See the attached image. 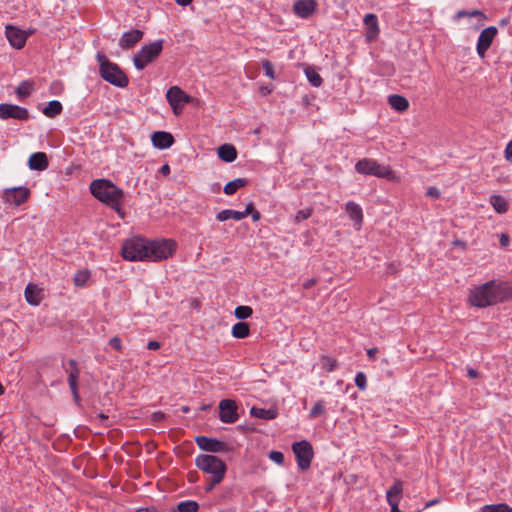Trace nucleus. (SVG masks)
Instances as JSON below:
<instances>
[{"mask_svg": "<svg viewBox=\"0 0 512 512\" xmlns=\"http://www.w3.org/2000/svg\"><path fill=\"white\" fill-rule=\"evenodd\" d=\"M176 249L177 243L173 239L147 240L134 237L123 243L121 253L129 261L158 262L172 257Z\"/></svg>", "mask_w": 512, "mask_h": 512, "instance_id": "obj_1", "label": "nucleus"}, {"mask_svg": "<svg viewBox=\"0 0 512 512\" xmlns=\"http://www.w3.org/2000/svg\"><path fill=\"white\" fill-rule=\"evenodd\" d=\"M512 300V285L507 281L490 280L474 287L468 303L477 308H486Z\"/></svg>", "mask_w": 512, "mask_h": 512, "instance_id": "obj_2", "label": "nucleus"}, {"mask_svg": "<svg viewBox=\"0 0 512 512\" xmlns=\"http://www.w3.org/2000/svg\"><path fill=\"white\" fill-rule=\"evenodd\" d=\"M91 194L99 201L121 212L124 192L108 179H96L90 184Z\"/></svg>", "mask_w": 512, "mask_h": 512, "instance_id": "obj_3", "label": "nucleus"}, {"mask_svg": "<svg viewBox=\"0 0 512 512\" xmlns=\"http://www.w3.org/2000/svg\"><path fill=\"white\" fill-rule=\"evenodd\" d=\"M97 60L100 64V75L106 82L120 88L128 85L129 79L127 75L116 63L109 61L102 53L97 54Z\"/></svg>", "mask_w": 512, "mask_h": 512, "instance_id": "obj_4", "label": "nucleus"}, {"mask_svg": "<svg viewBox=\"0 0 512 512\" xmlns=\"http://www.w3.org/2000/svg\"><path fill=\"white\" fill-rule=\"evenodd\" d=\"M195 465L199 470L216 478H224L227 471L225 462L211 454L198 455Z\"/></svg>", "mask_w": 512, "mask_h": 512, "instance_id": "obj_5", "label": "nucleus"}, {"mask_svg": "<svg viewBox=\"0 0 512 512\" xmlns=\"http://www.w3.org/2000/svg\"><path fill=\"white\" fill-rule=\"evenodd\" d=\"M163 40H156L149 45L143 46L133 56V63L136 69L143 70L149 63L153 62L163 50Z\"/></svg>", "mask_w": 512, "mask_h": 512, "instance_id": "obj_6", "label": "nucleus"}, {"mask_svg": "<svg viewBox=\"0 0 512 512\" xmlns=\"http://www.w3.org/2000/svg\"><path fill=\"white\" fill-rule=\"evenodd\" d=\"M292 450L295 454L298 468L302 471L307 470L314 456L312 445L308 441L302 440L294 442Z\"/></svg>", "mask_w": 512, "mask_h": 512, "instance_id": "obj_7", "label": "nucleus"}, {"mask_svg": "<svg viewBox=\"0 0 512 512\" xmlns=\"http://www.w3.org/2000/svg\"><path fill=\"white\" fill-rule=\"evenodd\" d=\"M30 118L29 111L25 107L15 104L1 103L0 104V119H15L20 121H27Z\"/></svg>", "mask_w": 512, "mask_h": 512, "instance_id": "obj_8", "label": "nucleus"}, {"mask_svg": "<svg viewBox=\"0 0 512 512\" xmlns=\"http://www.w3.org/2000/svg\"><path fill=\"white\" fill-rule=\"evenodd\" d=\"M237 405L234 400L223 399L219 403V419L223 423L232 424L238 420Z\"/></svg>", "mask_w": 512, "mask_h": 512, "instance_id": "obj_9", "label": "nucleus"}, {"mask_svg": "<svg viewBox=\"0 0 512 512\" xmlns=\"http://www.w3.org/2000/svg\"><path fill=\"white\" fill-rule=\"evenodd\" d=\"M195 442L201 450L211 453H221L227 452L229 450V447L225 442H222L215 438L197 436L195 438Z\"/></svg>", "mask_w": 512, "mask_h": 512, "instance_id": "obj_10", "label": "nucleus"}, {"mask_svg": "<svg viewBox=\"0 0 512 512\" xmlns=\"http://www.w3.org/2000/svg\"><path fill=\"white\" fill-rule=\"evenodd\" d=\"M497 32L498 30L495 26L487 27L481 31L476 46L477 54L479 55V57H485V54L489 47L491 46L494 38L496 37Z\"/></svg>", "mask_w": 512, "mask_h": 512, "instance_id": "obj_11", "label": "nucleus"}, {"mask_svg": "<svg viewBox=\"0 0 512 512\" xmlns=\"http://www.w3.org/2000/svg\"><path fill=\"white\" fill-rule=\"evenodd\" d=\"M4 195L8 203L14 206H20L28 200L30 190L23 186L6 188Z\"/></svg>", "mask_w": 512, "mask_h": 512, "instance_id": "obj_12", "label": "nucleus"}, {"mask_svg": "<svg viewBox=\"0 0 512 512\" xmlns=\"http://www.w3.org/2000/svg\"><path fill=\"white\" fill-rule=\"evenodd\" d=\"M403 483L400 480L395 483L386 491V502L391 507V512H404L399 509L398 505L402 499Z\"/></svg>", "mask_w": 512, "mask_h": 512, "instance_id": "obj_13", "label": "nucleus"}, {"mask_svg": "<svg viewBox=\"0 0 512 512\" xmlns=\"http://www.w3.org/2000/svg\"><path fill=\"white\" fill-rule=\"evenodd\" d=\"M317 8L315 0H297L293 4V12L296 16L307 19L311 17Z\"/></svg>", "mask_w": 512, "mask_h": 512, "instance_id": "obj_14", "label": "nucleus"}, {"mask_svg": "<svg viewBox=\"0 0 512 512\" xmlns=\"http://www.w3.org/2000/svg\"><path fill=\"white\" fill-rule=\"evenodd\" d=\"M355 169L360 174L384 177V171L382 167L371 159L359 160L355 165Z\"/></svg>", "mask_w": 512, "mask_h": 512, "instance_id": "obj_15", "label": "nucleus"}, {"mask_svg": "<svg viewBox=\"0 0 512 512\" xmlns=\"http://www.w3.org/2000/svg\"><path fill=\"white\" fill-rule=\"evenodd\" d=\"M166 98L175 114H177L178 106L189 100V96L177 86H173L167 91Z\"/></svg>", "mask_w": 512, "mask_h": 512, "instance_id": "obj_16", "label": "nucleus"}, {"mask_svg": "<svg viewBox=\"0 0 512 512\" xmlns=\"http://www.w3.org/2000/svg\"><path fill=\"white\" fill-rule=\"evenodd\" d=\"M5 34L12 47L16 49L24 47L27 40V35L24 31L9 25L6 27Z\"/></svg>", "mask_w": 512, "mask_h": 512, "instance_id": "obj_17", "label": "nucleus"}, {"mask_svg": "<svg viewBox=\"0 0 512 512\" xmlns=\"http://www.w3.org/2000/svg\"><path fill=\"white\" fill-rule=\"evenodd\" d=\"M365 25V38L368 42H372L379 35L378 18L373 13H368L363 19Z\"/></svg>", "mask_w": 512, "mask_h": 512, "instance_id": "obj_18", "label": "nucleus"}, {"mask_svg": "<svg viewBox=\"0 0 512 512\" xmlns=\"http://www.w3.org/2000/svg\"><path fill=\"white\" fill-rule=\"evenodd\" d=\"M68 365L70 367L69 376H68V384H69L70 390L73 394L75 401L78 402L80 400V397H79V393H78L77 381L79 378L80 371L78 369L77 362L74 359H70L68 361Z\"/></svg>", "mask_w": 512, "mask_h": 512, "instance_id": "obj_19", "label": "nucleus"}, {"mask_svg": "<svg viewBox=\"0 0 512 512\" xmlns=\"http://www.w3.org/2000/svg\"><path fill=\"white\" fill-rule=\"evenodd\" d=\"M143 35V31L138 29H132L128 32H125L120 38L119 46L124 50H129L143 38Z\"/></svg>", "mask_w": 512, "mask_h": 512, "instance_id": "obj_20", "label": "nucleus"}, {"mask_svg": "<svg viewBox=\"0 0 512 512\" xmlns=\"http://www.w3.org/2000/svg\"><path fill=\"white\" fill-rule=\"evenodd\" d=\"M151 141L154 147L158 149H168L174 144V138L171 133L165 131H156L152 134Z\"/></svg>", "mask_w": 512, "mask_h": 512, "instance_id": "obj_21", "label": "nucleus"}, {"mask_svg": "<svg viewBox=\"0 0 512 512\" xmlns=\"http://www.w3.org/2000/svg\"><path fill=\"white\" fill-rule=\"evenodd\" d=\"M48 165V158L44 152H35L29 157L28 166L31 170L43 171Z\"/></svg>", "mask_w": 512, "mask_h": 512, "instance_id": "obj_22", "label": "nucleus"}, {"mask_svg": "<svg viewBox=\"0 0 512 512\" xmlns=\"http://www.w3.org/2000/svg\"><path fill=\"white\" fill-rule=\"evenodd\" d=\"M387 102L396 112L404 113L409 109L408 99L399 94H392L387 97Z\"/></svg>", "mask_w": 512, "mask_h": 512, "instance_id": "obj_23", "label": "nucleus"}, {"mask_svg": "<svg viewBox=\"0 0 512 512\" xmlns=\"http://www.w3.org/2000/svg\"><path fill=\"white\" fill-rule=\"evenodd\" d=\"M349 218L354 222L357 229H360L363 221L362 208L355 202H348L345 206Z\"/></svg>", "mask_w": 512, "mask_h": 512, "instance_id": "obj_24", "label": "nucleus"}, {"mask_svg": "<svg viewBox=\"0 0 512 512\" xmlns=\"http://www.w3.org/2000/svg\"><path fill=\"white\" fill-rule=\"evenodd\" d=\"M218 157L222 161L230 163L237 158V151L232 144H223L218 148Z\"/></svg>", "mask_w": 512, "mask_h": 512, "instance_id": "obj_25", "label": "nucleus"}, {"mask_svg": "<svg viewBox=\"0 0 512 512\" xmlns=\"http://www.w3.org/2000/svg\"><path fill=\"white\" fill-rule=\"evenodd\" d=\"M25 298L29 304L37 306L42 300L41 290L32 284H28L25 288Z\"/></svg>", "mask_w": 512, "mask_h": 512, "instance_id": "obj_26", "label": "nucleus"}, {"mask_svg": "<svg viewBox=\"0 0 512 512\" xmlns=\"http://www.w3.org/2000/svg\"><path fill=\"white\" fill-rule=\"evenodd\" d=\"M489 203L492 205L494 210L499 214H504L509 209V203L507 200L498 194H494L490 196Z\"/></svg>", "mask_w": 512, "mask_h": 512, "instance_id": "obj_27", "label": "nucleus"}, {"mask_svg": "<svg viewBox=\"0 0 512 512\" xmlns=\"http://www.w3.org/2000/svg\"><path fill=\"white\" fill-rule=\"evenodd\" d=\"M216 219L220 222L227 221L229 219L240 221L244 219V214L241 211L225 209L217 213Z\"/></svg>", "mask_w": 512, "mask_h": 512, "instance_id": "obj_28", "label": "nucleus"}, {"mask_svg": "<svg viewBox=\"0 0 512 512\" xmlns=\"http://www.w3.org/2000/svg\"><path fill=\"white\" fill-rule=\"evenodd\" d=\"M248 183V180L245 179V178H236L230 182H228L225 186H224V193L226 195H233L234 193H236V191L242 187H245Z\"/></svg>", "mask_w": 512, "mask_h": 512, "instance_id": "obj_29", "label": "nucleus"}, {"mask_svg": "<svg viewBox=\"0 0 512 512\" xmlns=\"http://www.w3.org/2000/svg\"><path fill=\"white\" fill-rule=\"evenodd\" d=\"M250 413L252 416L257 417L259 419H264V420H272V419L276 418V416H277V413L275 410L258 408V407H252L250 410Z\"/></svg>", "mask_w": 512, "mask_h": 512, "instance_id": "obj_30", "label": "nucleus"}, {"mask_svg": "<svg viewBox=\"0 0 512 512\" xmlns=\"http://www.w3.org/2000/svg\"><path fill=\"white\" fill-rule=\"evenodd\" d=\"M62 109V104L58 100H52L47 104L42 112L45 116L54 118L61 113Z\"/></svg>", "mask_w": 512, "mask_h": 512, "instance_id": "obj_31", "label": "nucleus"}, {"mask_svg": "<svg viewBox=\"0 0 512 512\" xmlns=\"http://www.w3.org/2000/svg\"><path fill=\"white\" fill-rule=\"evenodd\" d=\"M33 88L34 83L32 81H22L15 89V93L19 99H24L32 93Z\"/></svg>", "mask_w": 512, "mask_h": 512, "instance_id": "obj_32", "label": "nucleus"}, {"mask_svg": "<svg viewBox=\"0 0 512 512\" xmlns=\"http://www.w3.org/2000/svg\"><path fill=\"white\" fill-rule=\"evenodd\" d=\"M305 75L309 81V83L314 87H320L323 83L322 77L316 71L314 67L307 66L304 69Z\"/></svg>", "mask_w": 512, "mask_h": 512, "instance_id": "obj_33", "label": "nucleus"}, {"mask_svg": "<svg viewBox=\"0 0 512 512\" xmlns=\"http://www.w3.org/2000/svg\"><path fill=\"white\" fill-rule=\"evenodd\" d=\"M250 328L249 325L245 322H237L232 327V335L235 338L243 339L249 336Z\"/></svg>", "mask_w": 512, "mask_h": 512, "instance_id": "obj_34", "label": "nucleus"}, {"mask_svg": "<svg viewBox=\"0 0 512 512\" xmlns=\"http://www.w3.org/2000/svg\"><path fill=\"white\" fill-rule=\"evenodd\" d=\"M176 512H198L199 504L194 500H186L178 503Z\"/></svg>", "mask_w": 512, "mask_h": 512, "instance_id": "obj_35", "label": "nucleus"}, {"mask_svg": "<svg viewBox=\"0 0 512 512\" xmlns=\"http://www.w3.org/2000/svg\"><path fill=\"white\" fill-rule=\"evenodd\" d=\"M90 278V272L88 270L78 271L73 278V283L77 287H84Z\"/></svg>", "mask_w": 512, "mask_h": 512, "instance_id": "obj_36", "label": "nucleus"}, {"mask_svg": "<svg viewBox=\"0 0 512 512\" xmlns=\"http://www.w3.org/2000/svg\"><path fill=\"white\" fill-rule=\"evenodd\" d=\"M481 512H512V507L505 503L485 505L481 508Z\"/></svg>", "mask_w": 512, "mask_h": 512, "instance_id": "obj_37", "label": "nucleus"}, {"mask_svg": "<svg viewBox=\"0 0 512 512\" xmlns=\"http://www.w3.org/2000/svg\"><path fill=\"white\" fill-rule=\"evenodd\" d=\"M253 313V310L250 306H238L234 311V315L237 319L244 320L249 318Z\"/></svg>", "mask_w": 512, "mask_h": 512, "instance_id": "obj_38", "label": "nucleus"}, {"mask_svg": "<svg viewBox=\"0 0 512 512\" xmlns=\"http://www.w3.org/2000/svg\"><path fill=\"white\" fill-rule=\"evenodd\" d=\"M321 364L327 372H332L338 367L337 360L329 356L322 357Z\"/></svg>", "mask_w": 512, "mask_h": 512, "instance_id": "obj_39", "label": "nucleus"}, {"mask_svg": "<svg viewBox=\"0 0 512 512\" xmlns=\"http://www.w3.org/2000/svg\"><path fill=\"white\" fill-rule=\"evenodd\" d=\"M325 413L324 402L322 400L317 401L311 408L309 416L310 418H317L318 416Z\"/></svg>", "mask_w": 512, "mask_h": 512, "instance_id": "obj_40", "label": "nucleus"}, {"mask_svg": "<svg viewBox=\"0 0 512 512\" xmlns=\"http://www.w3.org/2000/svg\"><path fill=\"white\" fill-rule=\"evenodd\" d=\"M262 69H263L265 76H267L268 78H270L272 80H274L276 78L273 64L269 60L262 61Z\"/></svg>", "mask_w": 512, "mask_h": 512, "instance_id": "obj_41", "label": "nucleus"}, {"mask_svg": "<svg viewBox=\"0 0 512 512\" xmlns=\"http://www.w3.org/2000/svg\"><path fill=\"white\" fill-rule=\"evenodd\" d=\"M313 210L311 208H305L299 210L295 216V222L299 223L311 217Z\"/></svg>", "mask_w": 512, "mask_h": 512, "instance_id": "obj_42", "label": "nucleus"}, {"mask_svg": "<svg viewBox=\"0 0 512 512\" xmlns=\"http://www.w3.org/2000/svg\"><path fill=\"white\" fill-rule=\"evenodd\" d=\"M355 384L360 390H365L366 383V375L363 372H358L355 376Z\"/></svg>", "mask_w": 512, "mask_h": 512, "instance_id": "obj_43", "label": "nucleus"}, {"mask_svg": "<svg viewBox=\"0 0 512 512\" xmlns=\"http://www.w3.org/2000/svg\"><path fill=\"white\" fill-rule=\"evenodd\" d=\"M224 478H216V477H210L207 480V484L204 487L205 492L209 493L211 492L216 485L220 484L223 481Z\"/></svg>", "mask_w": 512, "mask_h": 512, "instance_id": "obj_44", "label": "nucleus"}, {"mask_svg": "<svg viewBox=\"0 0 512 512\" xmlns=\"http://www.w3.org/2000/svg\"><path fill=\"white\" fill-rule=\"evenodd\" d=\"M269 459L278 465H282L284 463V454L280 451H271Z\"/></svg>", "mask_w": 512, "mask_h": 512, "instance_id": "obj_45", "label": "nucleus"}, {"mask_svg": "<svg viewBox=\"0 0 512 512\" xmlns=\"http://www.w3.org/2000/svg\"><path fill=\"white\" fill-rule=\"evenodd\" d=\"M109 345L118 352H122V340L118 336H114L109 340Z\"/></svg>", "mask_w": 512, "mask_h": 512, "instance_id": "obj_46", "label": "nucleus"}, {"mask_svg": "<svg viewBox=\"0 0 512 512\" xmlns=\"http://www.w3.org/2000/svg\"><path fill=\"white\" fill-rule=\"evenodd\" d=\"M504 158L508 163L512 164V139L507 143L504 149Z\"/></svg>", "mask_w": 512, "mask_h": 512, "instance_id": "obj_47", "label": "nucleus"}, {"mask_svg": "<svg viewBox=\"0 0 512 512\" xmlns=\"http://www.w3.org/2000/svg\"><path fill=\"white\" fill-rule=\"evenodd\" d=\"M427 195L432 198H439L440 197V191L436 187H429L427 189Z\"/></svg>", "mask_w": 512, "mask_h": 512, "instance_id": "obj_48", "label": "nucleus"}, {"mask_svg": "<svg viewBox=\"0 0 512 512\" xmlns=\"http://www.w3.org/2000/svg\"><path fill=\"white\" fill-rule=\"evenodd\" d=\"M396 180H398V177L396 176V174L392 170H390L386 167V181H396Z\"/></svg>", "mask_w": 512, "mask_h": 512, "instance_id": "obj_49", "label": "nucleus"}, {"mask_svg": "<svg viewBox=\"0 0 512 512\" xmlns=\"http://www.w3.org/2000/svg\"><path fill=\"white\" fill-rule=\"evenodd\" d=\"M161 347V344L158 341L151 340L147 344V348L149 350H158Z\"/></svg>", "mask_w": 512, "mask_h": 512, "instance_id": "obj_50", "label": "nucleus"}, {"mask_svg": "<svg viewBox=\"0 0 512 512\" xmlns=\"http://www.w3.org/2000/svg\"><path fill=\"white\" fill-rule=\"evenodd\" d=\"M316 283H317V280H316L315 278L308 279V280H306V281L303 283V288H304V289H310V288H311V287H313Z\"/></svg>", "mask_w": 512, "mask_h": 512, "instance_id": "obj_51", "label": "nucleus"}, {"mask_svg": "<svg viewBox=\"0 0 512 512\" xmlns=\"http://www.w3.org/2000/svg\"><path fill=\"white\" fill-rule=\"evenodd\" d=\"M255 210L254 205L252 202H250L244 211H241L244 214V218H246L250 213H252Z\"/></svg>", "mask_w": 512, "mask_h": 512, "instance_id": "obj_52", "label": "nucleus"}, {"mask_svg": "<svg viewBox=\"0 0 512 512\" xmlns=\"http://www.w3.org/2000/svg\"><path fill=\"white\" fill-rule=\"evenodd\" d=\"M165 417L164 413L158 411L152 414V419L155 422L161 421Z\"/></svg>", "mask_w": 512, "mask_h": 512, "instance_id": "obj_53", "label": "nucleus"}, {"mask_svg": "<svg viewBox=\"0 0 512 512\" xmlns=\"http://www.w3.org/2000/svg\"><path fill=\"white\" fill-rule=\"evenodd\" d=\"M510 242V238L507 234H502L500 236V245L501 246H507Z\"/></svg>", "mask_w": 512, "mask_h": 512, "instance_id": "obj_54", "label": "nucleus"}, {"mask_svg": "<svg viewBox=\"0 0 512 512\" xmlns=\"http://www.w3.org/2000/svg\"><path fill=\"white\" fill-rule=\"evenodd\" d=\"M467 375L469 378H476L478 376V371L475 370L474 368L469 367L467 368Z\"/></svg>", "mask_w": 512, "mask_h": 512, "instance_id": "obj_55", "label": "nucleus"}, {"mask_svg": "<svg viewBox=\"0 0 512 512\" xmlns=\"http://www.w3.org/2000/svg\"><path fill=\"white\" fill-rule=\"evenodd\" d=\"M464 17H469V11L460 10L455 15V18L458 19V20L461 19V18H464Z\"/></svg>", "mask_w": 512, "mask_h": 512, "instance_id": "obj_56", "label": "nucleus"}, {"mask_svg": "<svg viewBox=\"0 0 512 512\" xmlns=\"http://www.w3.org/2000/svg\"><path fill=\"white\" fill-rule=\"evenodd\" d=\"M159 172H160L162 175H164V176L168 175V174L170 173V167H169V165H168V164H164L163 166H161V168L159 169Z\"/></svg>", "mask_w": 512, "mask_h": 512, "instance_id": "obj_57", "label": "nucleus"}, {"mask_svg": "<svg viewBox=\"0 0 512 512\" xmlns=\"http://www.w3.org/2000/svg\"><path fill=\"white\" fill-rule=\"evenodd\" d=\"M377 353H378L377 348H370L367 350V355L370 359H375Z\"/></svg>", "mask_w": 512, "mask_h": 512, "instance_id": "obj_58", "label": "nucleus"}, {"mask_svg": "<svg viewBox=\"0 0 512 512\" xmlns=\"http://www.w3.org/2000/svg\"><path fill=\"white\" fill-rule=\"evenodd\" d=\"M469 17H484V14L480 10L469 11Z\"/></svg>", "mask_w": 512, "mask_h": 512, "instance_id": "obj_59", "label": "nucleus"}, {"mask_svg": "<svg viewBox=\"0 0 512 512\" xmlns=\"http://www.w3.org/2000/svg\"><path fill=\"white\" fill-rule=\"evenodd\" d=\"M250 215L252 216V220L254 222H257L260 220L261 215H260L259 211H257L256 209L252 213H250Z\"/></svg>", "mask_w": 512, "mask_h": 512, "instance_id": "obj_60", "label": "nucleus"}, {"mask_svg": "<svg viewBox=\"0 0 512 512\" xmlns=\"http://www.w3.org/2000/svg\"><path fill=\"white\" fill-rule=\"evenodd\" d=\"M175 1L180 6H187L192 2V0H175Z\"/></svg>", "mask_w": 512, "mask_h": 512, "instance_id": "obj_61", "label": "nucleus"}, {"mask_svg": "<svg viewBox=\"0 0 512 512\" xmlns=\"http://www.w3.org/2000/svg\"><path fill=\"white\" fill-rule=\"evenodd\" d=\"M98 418L101 420V422H103V421H105V420H107V419H108V416H107V415H105V414H103V413H100V414L98 415Z\"/></svg>", "mask_w": 512, "mask_h": 512, "instance_id": "obj_62", "label": "nucleus"}, {"mask_svg": "<svg viewBox=\"0 0 512 512\" xmlns=\"http://www.w3.org/2000/svg\"><path fill=\"white\" fill-rule=\"evenodd\" d=\"M137 512H151L150 508H140Z\"/></svg>", "mask_w": 512, "mask_h": 512, "instance_id": "obj_63", "label": "nucleus"}, {"mask_svg": "<svg viewBox=\"0 0 512 512\" xmlns=\"http://www.w3.org/2000/svg\"><path fill=\"white\" fill-rule=\"evenodd\" d=\"M5 392V389L2 384H0V396L3 395Z\"/></svg>", "mask_w": 512, "mask_h": 512, "instance_id": "obj_64", "label": "nucleus"}]
</instances>
